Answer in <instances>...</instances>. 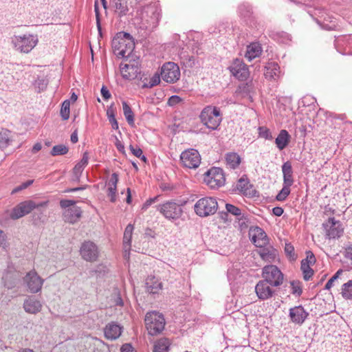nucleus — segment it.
Listing matches in <instances>:
<instances>
[{"instance_id":"f257e3e1","label":"nucleus","mask_w":352,"mask_h":352,"mask_svg":"<svg viewBox=\"0 0 352 352\" xmlns=\"http://www.w3.org/2000/svg\"><path fill=\"white\" fill-rule=\"evenodd\" d=\"M111 45L114 54L119 58H126V60L130 58L135 48L133 38L130 34L124 32L116 34Z\"/></svg>"},{"instance_id":"f03ea898","label":"nucleus","mask_w":352,"mask_h":352,"mask_svg":"<svg viewBox=\"0 0 352 352\" xmlns=\"http://www.w3.org/2000/svg\"><path fill=\"white\" fill-rule=\"evenodd\" d=\"M199 118L203 125L213 131L218 129L223 119L219 108L212 105L205 107Z\"/></svg>"},{"instance_id":"7ed1b4c3","label":"nucleus","mask_w":352,"mask_h":352,"mask_svg":"<svg viewBox=\"0 0 352 352\" xmlns=\"http://www.w3.org/2000/svg\"><path fill=\"white\" fill-rule=\"evenodd\" d=\"M48 201L36 203L32 200L22 201L17 204L11 211L10 217L12 219H18L30 213L33 210L46 208Z\"/></svg>"},{"instance_id":"20e7f679","label":"nucleus","mask_w":352,"mask_h":352,"mask_svg":"<svg viewBox=\"0 0 352 352\" xmlns=\"http://www.w3.org/2000/svg\"><path fill=\"white\" fill-rule=\"evenodd\" d=\"M144 320L148 332L151 336L160 333L164 329L166 322L164 315L156 310L148 311Z\"/></svg>"},{"instance_id":"39448f33","label":"nucleus","mask_w":352,"mask_h":352,"mask_svg":"<svg viewBox=\"0 0 352 352\" xmlns=\"http://www.w3.org/2000/svg\"><path fill=\"white\" fill-rule=\"evenodd\" d=\"M60 206L64 210L63 212V218L65 222L75 223L77 222L82 214V210L80 207L76 206V201L69 199H61Z\"/></svg>"},{"instance_id":"423d86ee","label":"nucleus","mask_w":352,"mask_h":352,"mask_svg":"<svg viewBox=\"0 0 352 352\" xmlns=\"http://www.w3.org/2000/svg\"><path fill=\"white\" fill-rule=\"evenodd\" d=\"M218 208V204L216 199L206 197L199 199L195 204V213L201 217L214 214Z\"/></svg>"},{"instance_id":"0eeeda50","label":"nucleus","mask_w":352,"mask_h":352,"mask_svg":"<svg viewBox=\"0 0 352 352\" xmlns=\"http://www.w3.org/2000/svg\"><path fill=\"white\" fill-rule=\"evenodd\" d=\"M204 182L212 189L218 188L225 184V176L221 168L212 167L204 175Z\"/></svg>"},{"instance_id":"6e6552de","label":"nucleus","mask_w":352,"mask_h":352,"mask_svg":"<svg viewBox=\"0 0 352 352\" xmlns=\"http://www.w3.org/2000/svg\"><path fill=\"white\" fill-rule=\"evenodd\" d=\"M159 211L166 219L176 220L181 217L183 210L181 206L174 201H167L157 206Z\"/></svg>"},{"instance_id":"1a4fd4ad","label":"nucleus","mask_w":352,"mask_h":352,"mask_svg":"<svg viewBox=\"0 0 352 352\" xmlns=\"http://www.w3.org/2000/svg\"><path fill=\"white\" fill-rule=\"evenodd\" d=\"M262 276L263 280L267 282L272 287L280 286L283 283V274L274 265L265 266L263 268Z\"/></svg>"},{"instance_id":"9d476101","label":"nucleus","mask_w":352,"mask_h":352,"mask_svg":"<svg viewBox=\"0 0 352 352\" xmlns=\"http://www.w3.org/2000/svg\"><path fill=\"white\" fill-rule=\"evenodd\" d=\"M325 231V237L329 240L339 239L344 233V228L340 221L334 217H330L322 223Z\"/></svg>"},{"instance_id":"9b49d317","label":"nucleus","mask_w":352,"mask_h":352,"mask_svg":"<svg viewBox=\"0 0 352 352\" xmlns=\"http://www.w3.org/2000/svg\"><path fill=\"white\" fill-rule=\"evenodd\" d=\"M180 161L184 167L195 169L201 163V155L196 149L189 148L181 153Z\"/></svg>"},{"instance_id":"f8f14e48","label":"nucleus","mask_w":352,"mask_h":352,"mask_svg":"<svg viewBox=\"0 0 352 352\" xmlns=\"http://www.w3.org/2000/svg\"><path fill=\"white\" fill-rule=\"evenodd\" d=\"M160 76L168 83L175 82L180 77V69L179 66L172 62L164 64L161 68Z\"/></svg>"},{"instance_id":"ddd939ff","label":"nucleus","mask_w":352,"mask_h":352,"mask_svg":"<svg viewBox=\"0 0 352 352\" xmlns=\"http://www.w3.org/2000/svg\"><path fill=\"white\" fill-rule=\"evenodd\" d=\"M120 70L122 76L127 80L135 79L138 77L140 70L137 60L124 58L120 65Z\"/></svg>"},{"instance_id":"4468645a","label":"nucleus","mask_w":352,"mask_h":352,"mask_svg":"<svg viewBox=\"0 0 352 352\" xmlns=\"http://www.w3.org/2000/svg\"><path fill=\"white\" fill-rule=\"evenodd\" d=\"M23 282L30 292L36 294L41 290L44 280L33 270L25 274Z\"/></svg>"},{"instance_id":"2eb2a0df","label":"nucleus","mask_w":352,"mask_h":352,"mask_svg":"<svg viewBox=\"0 0 352 352\" xmlns=\"http://www.w3.org/2000/svg\"><path fill=\"white\" fill-rule=\"evenodd\" d=\"M80 254L84 260L94 262L98 257L99 252L98 247L94 242L87 241L82 243Z\"/></svg>"},{"instance_id":"dca6fc26","label":"nucleus","mask_w":352,"mask_h":352,"mask_svg":"<svg viewBox=\"0 0 352 352\" xmlns=\"http://www.w3.org/2000/svg\"><path fill=\"white\" fill-rule=\"evenodd\" d=\"M19 272L13 268H8L3 273L2 280L4 287L8 289H12L17 287L20 281Z\"/></svg>"},{"instance_id":"f3484780","label":"nucleus","mask_w":352,"mask_h":352,"mask_svg":"<svg viewBox=\"0 0 352 352\" xmlns=\"http://www.w3.org/2000/svg\"><path fill=\"white\" fill-rule=\"evenodd\" d=\"M231 73L240 80H245L249 76V70L245 64L235 59L230 67Z\"/></svg>"},{"instance_id":"a211bd4d","label":"nucleus","mask_w":352,"mask_h":352,"mask_svg":"<svg viewBox=\"0 0 352 352\" xmlns=\"http://www.w3.org/2000/svg\"><path fill=\"white\" fill-rule=\"evenodd\" d=\"M37 40L32 36H19L15 43L16 47L21 52L28 53L36 45Z\"/></svg>"},{"instance_id":"6ab92c4d","label":"nucleus","mask_w":352,"mask_h":352,"mask_svg":"<svg viewBox=\"0 0 352 352\" xmlns=\"http://www.w3.org/2000/svg\"><path fill=\"white\" fill-rule=\"evenodd\" d=\"M255 291L257 296L263 300L270 298L274 294L271 285L263 280L258 281L255 287Z\"/></svg>"},{"instance_id":"aec40b11","label":"nucleus","mask_w":352,"mask_h":352,"mask_svg":"<svg viewBox=\"0 0 352 352\" xmlns=\"http://www.w3.org/2000/svg\"><path fill=\"white\" fill-rule=\"evenodd\" d=\"M252 241L258 248H263L268 243V239L263 229L256 227L252 231Z\"/></svg>"},{"instance_id":"412c9836","label":"nucleus","mask_w":352,"mask_h":352,"mask_svg":"<svg viewBox=\"0 0 352 352\" xmlns=\"http://www.w3.org/2000/svg\"><path fill=\"white\" fill-rule=\"evenodd\" d=\"M16 83V80L12 74L3 72L0 74V90H11Z\"/></svg>"},{"instance_id":"4be33fe9","label":"nucleus","mask_w":352,"mask_h":352,"mask_svg":"<svg viewBox=\"0 0 352 352\" xmlns=\"http://www.w3.org/2000/svg\"><path fill=\"white\" fill-rule=\"evenodd\" d=\"M118 175L116 173H112L107 182V196L111 202L116 201L117 184L118 182Z\"/></svg>"},{"instance_id":"5701e85b","label":"nucleus","mask_w":352,"mask_h":352,"mask_svg":"<svg viewBox=\"0 0 352 352\" xmlns=\"http://www.w3.org/2000/svg\"><path fill=\"white\" fill-rule=\"evenodd\" d=\"M280 67L276 63H268L265 67L264 76L269 80L276 81L279 78Z\"/></svg>"},{"instance_id":"b1692460","label":"nucleus","mask_w":352,"mask_h":352,"mask_svg":"<svg viewBox=\"0 0 352 352\" xmlns=\"http://www.w3.org/2000/svg\"><path fill=\"white\" fill-rule=\"evenodd\" d=\"M122 327L117 324L110 323L104 329V336L109 340H116L120 337Z\"/></svg>"},{"instance_id":"393cba45","label":"nucleus","mask_w":352,"mask_h":352,"mask_svg":"<svg viewBox=\"0 0 352 352\" xmlns=\"http://www.w3.org/2000/svg\"><path fill=\"white\" fill-rule=\"evenodd\" d=\"M282 171L283 174V184L292 186L294 183L293 170L292 164L289 161L283 164Z\"/></svg>"},{"instance_id":"a878e982","label":"nucleus","mask_w":352,"mask_h":352,"mask_svg":"<svg viewBox=\"0 0 352 352\" xmlns=\"http://www.w3.org/2000/svg\"><path fill=\"white\" fill-rule=\"evenodd\" d=\"M146 286L148 292L157 294L162 289V283L155 276H149L146 280Z\"/></svg>"},{"instance_id":"bb28decb","label":"nucleus","mask_w":352,"mask_h":352,"mask_svg":"<svg viewBox=\"0 0 352 352\" xmlns=\"http://www.w3.org/2000/svg\"><path fill=\"white\" fill-rule=\"evenodd\" d=\"M309 314L305 309H289V316L293 322L302 324Z\"/></svg>"},{"instance_id":"cd10ccee","label":"nucleus","mask_w":352,"mask_h":352,"mask_svg":"<svg viewBox=\"0 0 352 352\" xmlns=\"http://www.w3.org/2000/svg\"><path fill=\"white\" fill-rule=\"evenodd\" d=\"M262 52V48L259 43H252L247 46V50L245 54L246 58L250 61L258 57Z\"/></svg>"},{"instance_id":"c85d7f7f","label":"nucleus","mask_w":352,"mask_h":352,"mask_svg":"<svg viewBox=\"0 0 352 352\" xmlns=\"http://www.w3.org/2000/svg\"><path fill=\"white\" fill-rule=\"evenodd\" d=\"M290 141V135L287 131L282 129L275 140L276 146L279 150H283Z\"/></svg>"},{"instance_id":"c756f323","label":"nucleus","mask_w":352,"mask_h":352,"mask_svg":"<svg viewBox=\"0 0 352 352\" xmlns=\"http://www.w3.org/2000/svg\"><path fill=\"white\" fill-rule=\"evenodd\" d=\"M259 251V255L265 261L272 262L274 261L277 256V251L271 246L261 248Z\"/></svg>"},{"instance_id":"7c9ffc66","label":"nucleus","mask_w":352,"mask_h":352,"mask_svg":"<svg viewBox=\"0 0 352 352\" xmlns=\"http://www.w3.org/2000/svg\"><path fill=\"white\" fill-rule=\"evenodd\" d=\"M226 162L227 166L235 169L241 164V158L236 153L230 152L226 155Z\"/></svg>"},{"instance_id":"2f4dec72","label":"nucleus","mask_w":352,"mask_h":352,"mask_svg":"<svg viewBox=\"0 0 352 352\" xmlns=\"http://www.w3.org/2000/svg\"><path fill=\"white\" fill-rule=\"evenodd\" d=\"M133 230V226L132 224H129L125 228L123 236V245L125 251L130 250Z\"/></svg>"},{"instance_id":"473e14b6","label":"nucleus","mask_w":352,"mask_h":352,"mask_svg":"<svg viewBox=\"0 0 352 352\" xmlns=\"http://www.w3.org/2000/svg\"><path fill=\"white\" fill-rule=\"evenodd\" d=\"M113 7L115 12L118 13L120 16L126 15L129 10L127 3L124 0H114Z\"/></svg>"},{"instance_id":"72a5a7b5","label":"nucleus","mask_w":352,"mask_h":352,"mask_svg":"<svg viewBox=\"0 0 352 352\" xmlns=\"http://www.w3.org/2000/svg\"><path fill=\"white\" fill-rule=\"evenodd\" d=\"M170 346L169 340L167 338H161L158 340L155 345L153 352H167Z\"/></svg>"},{"instance_id":"f704fd0d","label":"nucleus","mask_w":352,"mask_h":352,"mask_svg":"<svg viewBox=\"0 0 352 352\" xmlns=\"http://www.w3.org/2000/svg\"><path fill=\"white\" fill-rule=\"evenodd\" d=\"M122 109H123V113L125 116V118L128 122V124L131 126L134 125V113L130 107V106L128 104V103L125 101H122Z\"/></svg>"},{"instance_id":"c9c22d12","label":"nucleus","mask_w":352,"mask_h":352,"mask_svg":"<svg viewBox=\"0 0 352 352\" xmlns=\"http://www.w3.org/2000/svg\"><path fill=\"white\" fill-rule=\"evenodd\" d=\"M146 13L151 14L150 19V25L153 27H155L159 22L160 18V13L156 8L151 7L146 10Z\"/></svg>"},{"instance_id":"e433bc0d","label":"nucleus","mask_w":352,"mask_h":352,"mask_svg":"<svg viewBox=\"0 0 352 352\" xmlns=\"http://www.w3.org/2000/svg\"><path fill=\"white\" fill-rule=\"evenodd\" d=\"M310 264L305 261H301L300 269L303 274V278L305 280H309L314 275V270L311 268Z\"/></svg>"},{"instance_id":"4c0bfd02","label":"nucleus","mask_w":352,"mask_h":352,"mask_svg":"<svg viewBox=\"0 0 352 352\" xmlns=\"http://www.w3.org/2000/svg\"><path fill=\"white\" fill-rule=\"evenodd\" d=\"M107 116L112 128L116 130L118 129V123L116 119L115 110L113 107V105H111L109 107H108L107 110Z\"/></svg>"},{"instance_id":"58836bf2","label":"nucleus","mask_w":352,"mask_h":352,"mask_svg":"<svg viewBox=\"0 0 352 352\" xmlns=\"http://www.w3.org/2000/svg\"><path fill=\"white\" fill-rule=\"evenodd\" d=\"M42 305L35 296H29L24 302V308H41Z\"/></svg>"},{"instance_id":"ea45409f","label":"nucleus","mask_w":352,"mask_h":352,"mask_svg":"<svg viewBox=\"0 0 352 352\" xmlns=\"http://www.w3.org/2000/svg\"><path fill=\"white\" fill-rule=\"evenodd\" d=\"M68 148L65 145L63 144H58L54 146L50 154L52 156H56V155H63L68 153Z\"/></svg>"},{"instance_id":"a19ab883","label":"nucleus","mask_w":352,"mask_h":352,"mask_svg":"<svg viewBox=\"0 0 352 352\" xmlns=\"http://www.w3.org/2000/svg\"><path fill=\"white\" fill-rule=\"evenodd\" d=\"M342 294L346 299L352 298V280H349L342 285Z\"/></svg>"},{"instance_id":"79ce46f5","label":"nucleus","mask_w":352,"mask_h":352,"mask_svg":"<svg viewBox=\"0 0 352 352\" xmlns=\"http://www.w3.org/2000/svg\"><path fill=\"white\" fill-rule=\"evenodd\" d=\"M69 107H70V100H66L62 103L61 109H60V116L64 120H67L69 118Z\"/></svg>"},{"instance_id":"37998d69","label":"nucleus","mask_w":352,"mask_h":352,"mask_svg":"<svg viewBox=\"0 0 352 352\" xmlns=\"http://www.w3.org/2000/svg\"><path fill=\"white\" fill-rule=\"evenodd\" d=\"M111 300L113 303V306H124L123 300L121 298L120 292L118 289H114L111 295Z\"/></svg>"},{"instance_id":"c03bdc74","label":"nucleus","mask_w":352,"mask_h":352,"mask_svg":"<svg viewBox=\"0 0 352 352\" xmlns=\"http://www.w3.org/2000/svg\"><path fill=\"white\" fill-rule=\"evenodd\" d=\"M292 186H287L286 184H283V187L282 190L278 192V194L276 195V199L278 201H284L286 199L287 196L290 193V187Z\"/></svg>"},{"instance_id":"a18cd8bd","label":"nucleus","mask_w":352,"mask_h":352,"mask_svg":"<svg viewBox=\"0 0 352 352\" xmlns=\"http://www.w3.org/2000/svg\"><path fill=\"white\" fill-rule=\"evenodd\" d=\"M84 167H82V166L76 164L75 165V166L73 168V175H72V181L74 182H79L80 181V176H81V174L84 170Z\"/></svg>"},{"instance_id":"49530a36","label":"nucleus","mask_w":352,"mask_h":352,"mask_svg":"<svg viewBox=\"0 0 352 352\" xmlns=\"http://www.w3.org/2000/svg\"><path fill=\"white\" fill-rule=\"evenodd\" d=\"M249 182L247 178H240L236 185V188L240 192H245L248 190Z\"/></svg>"},{"instance_id":"de8ad7c7","label":"nucleus","mask_w":352,"mask_h":352,"mask_svg":"<svg viewBox=\"0 0 352 352\" xmlns=\"http://www.w3.org/2000/svg\"><path fill=\"white\" fill-rule=\"evenodd\" d=\"M226 209L227 213L232 214L236 216V217H239L241 214V209L232 204H226Z\"/></svg>"},{"instance_id":"09e8293b","label":"nucleus","mask_w":352,"mask_h":352,"mask_svg":"<svg viewBox=\"0 0 352 352\" xmlns=\"http://www.w3.org/2000/svg\"><path fill=\"white\" fill-rule=\"evenodd\" d=\"M9 133L7 130L0 131V147L6 146L9 144Z\"/></svg>"},{"instance_id":"8fccbe9b","label":"nucleus","mask_w":352,"mask_h":352,"mask_svg":"<svg viewBox=\"0 0 352 352\" xmlns=\"http://www.w3.org/2000/svg\"><path fill=\"white\" fill-rule=\"evenodd\" d=\"M48 82L47 80L45 78H38L35 80L34 86L37 89L38 92H41L44 91L47 86Z\"/></svg>"},{"instance_id":"3c124183","label":"nucleus","mask_w":352,"mask_h":352,"mask_svg":"<svg viewBox=\"0 0 352 352\" xmlns=\"http://www.w3.org/2000/svg\"><path fill=\"white\" fill-rule=\"evenodd\" d=\"M259 136L265 140H272L273 137L270 129L265 126H259L258 129Z\"/></svg>"},{"instance_id":"603ef678","label":"nucleus","mask_w":352,"mask_h":352,"mask_svg":"<svg viewBox=\"0 0 352 352\" xmlns=\"http://www.w3.org/2000/svg\"><path fill=\"white\" fill-rule=\"evenodd\" d=\"M129 149L131 153L137 157L141 159L143 162H146V157L142 154V150L138 146L134 147L132 145H130Z\"/></svg>"},{"instance_id":"864d4df0","label":"nucleus","mask_w":352,"mask_h":352,"mask_svg":"<svg viewBox=\"0 0 352 352\" xmlns=\"http://www.w3.org/2000/svg\"><path fill=\"white\" fill-rule=\"evenodd\" d=\"M285 252L290 259L295 260L296 258V255L294 252V248L290 243H285Z\"/></svg>"},{"instance_id":"5fc2aeb1","label":"nucleus","mask_w":352,"mask_h":352,"mask_svg":"<svg viewBox=\"0 0 352 352\" xmlns=\"http://www.w3.org/2000/svg\"><path fill=\"white\" fill-rule=\"evenodd\" d=\"M292 293L296 296H300L302 294V287L298 281L291 282Z\"/></svg>"},{"instance_id":"6e6d98bb","label":"nucleus","mask_w":352,"mask_h":352,"mask_svg":"<svg viewBox=\"0 0 352 352\" xmlns=\"http://www.w3.org/2000/svg\"><path fill=\"white\" fill-rule=\"evenodd\" d=\"M94 11L96 13L97 28L98 30L99 33L100 34L101 33V25H100V12H99L98 1H95Z\"/></svg>"},{"instance_id":"4d7b16f0","label":"nucleus","mask_w":352,"mask_h":352,"mask_svg":"<svg viewBox=\"0 0 352 352\" xmlns=\"http://www.w3.org/2000/svg\"><path fill=\"white\" fill-rule=\"evenodd\" d=\"M342 273V270H338L326 283L324 288L326 289H330L333 285V283L339 277V275Z\"/></svg>"},{"instance_id":"13d9d810","label":"nucleus","mask_w":352,"mask_h":352,"mask_svg":"<svg viewBox=\"0 0 352 352\" xmlns=\"http://www.w3.org/2000/svg\"><path fill=\"white\" fill-rule=\"evenodd\" d=\"M182 101V98L179 96L173 95L168 98V104L170 107L175 106Z\"/></svg>"},{"instance_id":"bf43d9fd","label":"nucleus","mask_w":352,"mask_h":352,"mask_svg":"<svg viewBox=\"0 0 352 352\" xmlns=\"http://www.w3.org/2000/svg\"><path fill=\"white\" fill-rule=\"evenodd\" d=\"M33 183V180H28L23 184H21V185H19V186L16 187L15 188H14L12 191V193L14 194V193H16L23 189H25L26 188H28L29 186H30Z\"/></svg>"},{"instance_id":"052dcab7","label":"nucleus","mask_w":352,"mask_h":352,"mask_svg":"<svg viewBox=\"0 0 352 352\" xmlns=\"http://www.w3.org/2000/svg\"><path fill=\"white\" fill-rule=\"evenodd\" d=\"M160 196H155L153 198H150L147 199L145 203L143 204L142 209L146 210L151 204L155 203L158 201V198Z\"/></svg>"},{"instance_id":"680f3d73","label":"nucleus","mask_w":352,"mask_h":352,"mask_svg":"<svg viewBox=\"0 0 352 352\" xmlns=\"http://www.w3.org/2000/svg\"><path fill=\"white\" fill-rule=\"evenodd\" d=\"M302 261L307 262V263H309L310 265H313L316 262V258L314 254L311 252H307V258L305 259H303Z\"/></svg>"},{"instance_id":"e2e57ef3","label":"nucleus","mask_w":352,"mask_h":352,"mask_svg":"<svg viewBox=\"0 0 352 352\" xmlns=\"http://www.w3.org/2000/svg\"><path fill=\"white\" fill-rule=\"evenodd\" d=\"M89 158V153L86 151L83 153L81 160L77 164L85 168L88 164Z\"/></svg>"},{"instance_id":"0e129e2a","label":"nucleus","mask_w":352,"mask_h":352,"mask_svg":"<svg viewBox=\"0 0 352 352\" xmlns=\"http://www.w3.org/2000/svg\"><path fill=\"white\" fill-rule=\"evenodd\" d=\"M100 93H101L102 98L105 100H107L111 98V94H110L109 91L108 90L107 87L104 85H103L102 87Z\"/></svg>"},{"instance_id":"69168bd1","label":"nucleus","mask_w":352,"mask_h":352,"mask_svg":"<svg viewBox=\"0 0 352 352\" xmlns=\"http://www.w3.org/2000/svg\"><path fill=\"white\" fill-rule=\"evenodd\" d=\"M160 75L157 74H155L151 79L150 87H153L158 85L160 82Z\"/></svg>"},{"instance_id":"338daca9","label":"nucleus","mask_w":352,"mask_h":352,"mask_svg":"<svg viewBox=\"0 0 352 352\" xmlns=\"http://www.w3.org/2000/svg\"><path fill=\"white\" fill-rule=\"evenodd\" d=\"M121 352H135V351L131 344H124L121 347Z\"/></svg>"},{"instance_id":"774afa93","label":"nucleus","mask_w":352,"mask_h":352,"mask_svg":"<svg viewBox=\"0 0 352 352\" xmlns=\"http://www.w3.org/2000/svg\"><path fill=\"white\" fill-rule=\"evenodd\" d=\"M345 257L347 259L351 260V263H352V245H351V246L348 247L347 248H346V250H345Z\"/></svg>"}]
</instances>
